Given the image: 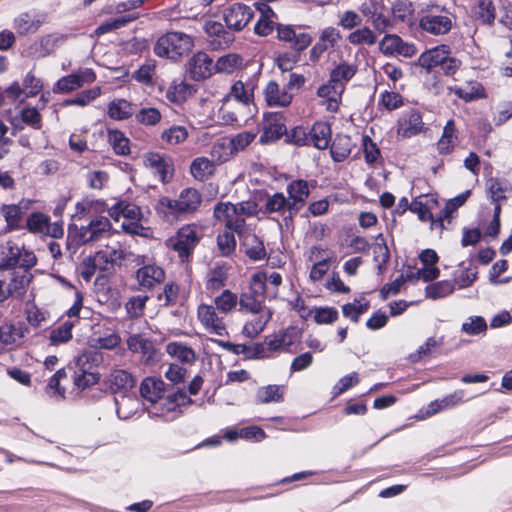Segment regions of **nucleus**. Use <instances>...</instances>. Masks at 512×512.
Returning <instances> with one entry per match:
<instances>
[{
    "instance_id": "nucleus-3",
    "label": "nucleus",
    "mask_w": 512,
    "mask_h": 512,
    "mask_svg": "<svg viewBox=\"0 0 512 512\" xmlns=\"http://www.w3.org/2000/svg\"><path fill=\"white\" fill-rule=\"evenodd\" d=\"M109 216L118 221L123 217L122 229L131 235L147 237L149 229L143 225L144 213L141 207L134 203L119 201L108 210Z\"/></svg>"
},
{
    "instance_id": "nucleus-4",
    "label": "nucleus",
    "mask_w": 512,
    "mask_h": 512,
    "mask_svg": "<svg viewBox=\"0 0 512 512\" xmlns=\"http://www.w3.org/2000/svg\"><path fill=\"white\" fill-rule=\"evenodd\" d=\"M192 38L182 32H168L158 38L154 53L159 57L176 60L186 55L193 47Z\"/></svg>"
},
{
    "instance_id": "nucleus-31",
    "label": "nucleus",
    "mask_w": 512,
    "mask_h": 512,
    "mask_svg": "<svg viewBox=\"0 0 512 512\" xmlns=\"http://www.w3.org/2000/svg\"><path fill=\"white\" fill-rule=\"evenodd\" d=\"M448 49V45L442 44L426 50L419 56L417 64L427 71L440 66L445 57H447Z\"/></svg>"
},
{
    "instance_id": "nucleus-36",
    "label": "nucleus",
    "mask_w": 512,
    "mask_h": 512,
    "mask_svg": "<svg viewBox=\"0 0 512 512\" xmlns=\"http://www.w3.org/2000/svg\"><path fill=\"white\" fill-rule=\"evenodd\" d=\"M331 142V128L325 122H316L310 130V143L316 148L326 149Z\"/></svg>"
},
{
    "instance_id": "nucleus-53",
    "label": "nucleus",
    "mask_w": 512,
    "mask_h": 512,
    "mask_svg": "<svg viewBox=\"0 0 512 512\" xmlns=\"http://www.w3.org/2000/svg\"><path fill=\"white\" fill-rule=\"evenodd\" d=\"M261 16L255 24L254 32L260 36H267L273 31V21L270 17L274 16L273 10L266 4L259 8Z\"/></svg>"
},
{
    "instance_id": "nucleus-30",
    "label": "nucleus",
    "mask_w": 512,
    "mask_h": 512,
    "mask_svg": "<svg viewBox=\"0 0 512 512\" xmlns=\"http://www.w3.org/2000/svg\"><path fill=\"white\" fill-rule=\"evenodd\" d=\"M264 97L270 107H287L292 101V95L287 90L280 89L276 81H270L264 89Z\"/></svg>"
},
{
    "instance_id": "nucleus-7",
    "label": "nucleus",
    "mask_w": 512,
    "mask_h": 512,
    "mask_svg": "<svg viewBox=\"0 0 512 512\" xmlns=\"http://www.w3.org/2000/svg\"><path fill=\"white\" fill-rule=\"evenodd\" d=\"M202 203V195L195 188L183 189L176 199L164 197L160 205L166 207L171 214L183 216L196 212Z\"/></svg>"
},
{
    "instance_id": "nucleus-42",
    "label": "nucleus",
    "mask_w": 512,
    "mask_h": 512,
    "mask_svg": "<svg viewBox=\"0 0 512 512\" xmlns=\"http://www.w3.org/2000/svg\"><path fill=\"white\" fill-rule=\"evenodd\" d=\"M283 400V387L279 385H267L260 387L255 395L257 404L279 403Z\"/></svg>"
},
{
    "instance_id": "nucleus-59",
    "label": "nucleus",
    "mask_w": 512,
    "mask_h": 512,
    "mask_svg": "<svg viewBox=\"0 0 512 512\" xmlns=\"http://www.w3.org/2000/svg\"><path fill=\"white\" fill-rule=\"evenodd\" d=\"M0 213L4 217L5 222L9 230H14L19 227L22 211L21 208L16 204L2 205L0 207Z\"/></svg>"
},
{
    "instance_id": "nucleus-13",
    "label": "nucleus",
    "mask_w": 512,
    "mask_h": 512,
    "mask_svg": "<svg viewBox=\"0 0 512 512\" xmlns=\"http://www.w3.org/2000/svg\"><path fill=\"white\" fill-rule=\"evenodd\" d=\"M96 80V74L90 68H80L75 73L60 78L53 91L55 93H70L86 84H91Z\"/></svg>"
},
{
    "instance_id": "nucleus-58",
    "label": "nucleus",
    "mask_w": 512,
    "mask_h": 512,
    "mask_svg": "<svg viewBox=\"0 0 512 512\" xmlns=\"http://www.w3.org/2000/svg\"><path fill=\"white\" fill-rule=\"evenodd\" d=\"M265 211L268 213H289V201L283 193H274L267 197Z\"/></svg>"
},
{
    "instance_id": "nucleus-44",
    "label": "nucleus",
    "mask_w": 512,
    "mask_h": 512,
    "mask_svg": "<svg viewBox=\"0 0 512 512\" xmlns=\"http://www.w3.org/2000/svg\"><path fill=\"white\" fill-rule=\"evenodd\" d=\"M457 140L455 123L453 120L447 121L446 125L443 128V133L441 138L437 143V149L440 154H448L450 153L455 145Z\"/></svg>"
},
{
    "instance_id": "nucleus-21",
    "label": "nucleus",
    "mask_w": 512,
    "mask_h": 512,
    "mask_svg": "<svg viewBox=\"0 0 512 512\" xmlns=\"http://www.w3.org/2000/svg\"><path fill=\"white\" fill-rule=\"evenodd\" d=\"M140 394L145 408L152 407L165 395V383L159 378L147 377L140 385Z\"/></svg>"
},
{
    "instance_id": "nucleus-9",
    "label": "nucleus",
    "mask_w": 512,
    "mask_h": 512,
    "mask_svg": "<svg viewBox=\"0 0 512 512\" xmlns=\"http://www.w3.org/2000/svg\"><path fill=\"white\" fill-rule=\"evenodd\" d=\"M127 348L132 353L141 354L145 365H153L159 361V351L154 342L142 334H130L126 339Z\"/></svg>"
},
{
    "instance_id": "nucleus-18",
    "label": "nucleus",
    "mask_w": 512,
    "mask_h": 512,
    "mask_svg": "<svg viewBox=\"0 0 512 512\" xmlns=\"http://www.w3.org/2000/svg\"><path fill=\"white\" fill-rule=\"evenodd\" d=\"M204 30L208 35L209 46L213 50L226 49L234 41V35L226 31L220 22L207 21Z\"/></svg>"
},
{
    "instance_id": "nucleus-40",
    "label": "nucleus",
    "mask_w": 512,
    "mask_h": 512,
    "mask_svg": "<svg viewBox=\"0 0 512 512\" xmlns=\"http://www.w3.org/2000/svg\"><path fill=\"white\" fill-rule=\"evenodd\" d=\"M433 205H436V201L432 197L420 196L411 202L409 208L413 213L418 215L421 221L426 222L433 221L431 212Z\"/></svg>"
},
{
    "instance_id": "nucleus-27",
    "label": "nucleus",
    "mask_w": 512,
    "mask_h": 512,
    "mask_svg": "<svg viewBox=\"0 0 512 512\" xmlns=\"http://www.w3.org/2000/svg\"><path fill=\"white\" fill-rule=\"evenodd\" d=\"M125 254L121 248L107 247L99 250L93 256V264L98 266L100 271H111L114 266L120 264Z\"/></svg>"
},
{
    "instance_id": "nucleus-47",
    "label": "nucleus",
    "mask_w": 512,
    "mask_h": 512,
    "mask_svg": "<svg viewBox=\"0 0 512 512\" xmlns=\"http://www.w3.org/2000/svg\"><path fill=\"white\" fill-rule=\"evenodd\" d=\"M246 255L254 261L266 257V250L263 242L256 235H247L243 240Z\"/></svg>"
},
{
    "instance_id": "nucleus-45",
    "label": "nucleus",
    "mask_w": 512,
    "mask_h": 512,
    "mask_svg": "<svg viewBox=\"0 0 512 512\" xmlns=\"http://www.w3.org/2000/svg\"><path fill=\"white\" fill-rule=\"evenodd\" d=\"M246 110L247 109H241V106L237 104L223 99V104L219 109V115L225 124H234L239 122L240 118L246 116Z\"/></svg>"
},
{
    "instance_id": "nucleus-26",
    "label": "nucleus",
    "mask_w": 512,
    "mask_h": 512,
    "mask_svg": "<svg viewBox=\"0 0 512 512\" xmlns=\"http://www.w3.org/2000/svg\"><path fill=\"white\" fill-rule=\"evenodd\" d=\"M136 279L143 289H152L164 281L165 272L158 265L146 264L137 270Z\"/></svg>"
},
{
    "instance_id": "nucleus-41",
    "label": "nucleus",
    "mask_w": 512,
    "mask_h": 512,
    "mask_svg": "<svg viewBox=\"0 0 512 512\" xmlns=\"http://www.w3.org/2000/svg\"><path fill=\"white\" fill-rule=\"evenodd\" d=\"M166 352L173 358L177 360L191 364L196 360L195 351L181 342H171L166 346Z\"/></svg>"
},
{
    "instance_id": "nucleus-19",
    "label": "nucleus",
    "mask_w": 512,
    "mask_h": 512,
    "mask_svg": "<svg viewBox=\"0 0 512 512\" xmlns=\"http://www.w3.org/2000/svg\"><path fill=\"white\" fill-rule=\"evenodd\" d=\"M214 69L212 58L205 52L195 53L188 61L187 72L190 78L195 81L210 77Z\"/></svg>"
},
{
    "instance_id": "nucleus-20",
    "label": "nucleus",
    "mask_w": 512,
    "mask_h": 512,
    "mask_svg": "<svg viewBox=\"0 0 512 512\" xmlns=\"http://www.w3.org/2000/svg\"><path fill=\"white\" fill-rule=\"evenodd\" d=\"M287 132L284 117L281 113H268L264 117L263 132L260 136L262 143H269L279 139Z\"/></svg>"
},
{
    "instance_id": "nucleus-15",
    "label": "nucleus",
    "mask_w": 512,
    "mask_h": 512,
    "mask_svg": "<svg viewBox=\"0 0 512 512\" xmlns=\"http://www.w3.org/2000/svg\"><path fill=\"white\" fill-rule=\"evenodd\" d=\"M143 162L162 183L172 179L174 168L170 157L150 152L144 155Z\"/></svg>"
},
{
    "instance_id": "nucleus-55",
    "label": "nucleus",
    "mask_w": 512,
    "mask_h": 512,
    "mask_svg": "<svg viewBox=\"0 0 512 512\" xmlns=\"http://www.w3.org/2000/svg\"><path fill=\"white\" fill-rule=\"evenodd\" d=\"M228 276L226 266H216L207 274L206 288L211 291L220 290L225 286Z\"/></svg>"
},
{
    "instance_id": "nucleus-57",
    "label": "nucleus",
    "mask_w": 512,
    "mask_h": 512,
    "mask_svg": "<svg viewBox=\"0 0 512 512\" xmlns=\"http://www.w3.org/2000/svg\"><path fill=\"white\" fill-rule=\"evenodd\" d=\"M190 94L189 85L183 81H173L166 91V98L176 104L184 102Z\"/></svg>"
},
{
    "instance_id": "nucleus-6",
    "label": "nucleus",
    "mask_w": 512,
    "mask_h": 512,
    "mask_svg": "<svg viewBox=\"0 0 512 512\" xmlns=\"http://www.w3.org/2000/svg\"><path fill=\"white\" fill-rule=\"evenodd\" d=\"M199 240L198 226L187 224L178 230L176 236L167 239L165 245L168 249L177 252L180 260L184 262L188 260Z\"/></svg>"
},
{
    "instance_id": "nucleus-28",
    "label": "nucleus",
    "mask_w": 512,
    "mask_h": 512,
    "mask_svg": "<svg viewBox=\"0 0 512 512\" xmlns=\"http://www.w3.org/2000/svg\"><path fill=\"white\" fill-rule=\"evenodd\" d=\"M297 336V328L290 326L286 329L278 331L269 337H266L265 340L268 344L270 352L273 354L275 352L287 350V348L295 342Z\"/></svg>"
},
{
    "instance_id": "nucleus-54",
    "label": "nucleus",
    "mask_w": 512,
    "mask_h": 512,
    "mask_svg": "<svg viewBox=\"0 0 512 512\" xmlns=\"http://www.w3.org/2000/svg\"><path fill=\"white\" fill-rule=\"evenodd\" d=\"M454 289L453 281L444 280L428 285L425 288V294L427 298L436 300L452 294Z\"/></svg>"
},
{
    "instance_id": "nucleus-51",
    "label": "nucleus",
    "mask_w": 512,
    "mask_h": 512,
    "mask_svg": "<svg viewBox=\"0 0 512 512\" xmlns=\"http://www.w3.org/2000/svg\"><path fill=\"white\" fill-rule=\"evenodd\" d=\"M134 113L133 106L125 99L112 101L108 107V115L115 120H124Z\"/></svg>"
},
{
    "instance_id": "nucleus-16",
    "label": "nucleus",
    "mask_w": 512,
    "mask_h": 512,
    "mask_svg": "<svg viewBox=\"0 0 512 512\" xmlns=\"http://www.w3.org/2000/svg\"><path fill=\"white\" fill-rule=\"evenodd\" d=\"M254 16L252 7L242 3H234L224 10V21L228 28L235 31L242 30Z\"/></svg>"
},
{
    "instance_id": "nucleus-63",
    "label": "nucleus",
    "mask_w": 512,
    "mask_h": 512,
    "mask_svg": "<svg viewBox=\"0 0 512 512\" xmlns=\"http://www.w3.org/2000/svg\"><path fill=\"white\" fill-rule=\"evenodd\" d=\"M234 233V231L225 229L222 233L218 235L217 246L222 256H229L234 252L236 248V240Z\"/></svg>"
},
{
    "instance_id": "nucleus-38",
    "label": "nucleus",
    "mask_w": 512,
    "mask_h": 512,
    "mask_svg": "<svg viewBox=\"0 0 512 512\" xmlns=\"http://www.w3.org/2000/svg\"><path fill=\"white\" fill-rule=\"evenodd\" d=\"M22 337L20 328L11 324L0 325V353L12 349Z\"/></svg>"
},
{
    "instance_id": "nucleus-10",
    "label": "nucleus",
    "mask_w": 512,
    "mask_h": 512,
    "mask_svg": "<svg viewBox=\"0 0 512 512\" xmlns=\"http://www.w3.org/2000/svg\"><path fill=\"white\" fill-rule=\"evenodd\" d=\"M288 201H289V215L284 216L286 225L293 221L294 216L305 205L309 197V187L305 180H294L287 185Z\"/></svg>"
},
{
    "instance_id": "nucleus-60",
    "label": "nucleus",
    "mask_w": 512,
    "mask_h": 512,
    "mask_svg": "<svg viewBox=\"0 0 512 512\" xmlns=\"http://www.w3.org/2000/svg\"><path fill=\"white\" fill-rule=\"evenodd\" d=\"M374 261L378 263V269L381 272L390 259L389 249L382 234L376 237V243L373 246Z\"/></svg>"
},
{
    "instance_id": "nucleus-46",
    "label": "nucleus",
    "mask_w": 512,
    "mask_h": 512,
    "mask_svg": "<svg viewBox=\"0 0 512 512\" xmlns=\"http://www.w3.org/2000/svg\"><path fill=\"white\" fill-rule=\"evenodd\" d=\"M116 412L120 419H128L134 415L138 409V400L125 393L119 398L115 397Z\"/></svg>"
},
{
    "instance_id": "nucleus-43",
    "label": "nucleus",
    "mask_w": 512,
    "mask_h": 512,
    "mask_svg": "<svg viewBox=\"0 0 512 512\" xmlns=\"http://www.w3.org/2000/svg\"><path fill=\"white\" fill-rule=\"evenodd\" d=\"M450 91L466 102L482 97V86L477 81H470L463 85L451 86Z\"/></svg>"
},
{
    "instance_id": "nucleus-49",
    "label": "nucleus",
    "mask_w": 512,
    "mask_h": 512,
    "mask_svg": "<svg viewBox=\"0 0 512 512\" xmlns=\"http://www.w3.org/2000/svg\"><path fill=\"white\" fill-rule=\"evenodd\" d=\"M74 327V323L72 321H65L53 328L49 334L50 344L53 346H58L61 344H65L72 339V329Z\"/></svg>"
},
{
    "instance_id": "nucleus-5",
    "label": "nucleus",
    "mask_w": 512,
    "mask_h": 512,
    "mask_svg": "<svg viewBox=\"0 0 512 512\" xmlns=\"http://www.w3.org/2000/svg\"><path fill=\"white\" fill-rule=\"evenodd\" d=\"M37 263L35 254L26 250L23 245L14 241H7L3 246L0 261V270L4 269H31Z\"/></svg>"
},
{
    "instance_id": "nucleus-39",
    "label": "nucleus",
    "mask_w": 512,
    "mask_h": 512,
    "mask_svg": "<svg viewBox=\"0 0 512 512\" xmlns=\"http://www.w3.org/2000/svg\"><path fill=\"white\" fill-rule=\"evenodd\" d=\"M30 269H14L11 273V279L8 283V293L11 295H21L24 288L30 283L32 274Z\"/></svg>"
},
{
    "instance_id": "nucleus-35",
    "label": "nucleus",
    "mask_w": 512,
    "mask_h": 512,
    "mask_svg": "<svg viewBox=\"0 0 512 512\" xmlns=\"http://www.w3.org/2000/svg\"><path fill=\"white\" fill-rule=\"evenodd\" d=\"M353 143L351 138L345 134L336 135L330 148L331 157L335 162L344 161L351 153Z\"/></svg>"
},
{
    "instance_id": "nucleus-29",
    "label": "nucleus",
    "mask_w": 512,
    "mask_h": 512,
    "mask_svg": "<svg viewBox=\"0 0 512 512\" xmlns=\"http://www.w3.org/2000/svg\"><path fill=\"white\" fill-rule=\"evenodd\" d=\"M224 99L232 103L235 102L241 109H248L253 102V85L245 84L242 81L235 82Z\"/></svg>"
},
{
    "instance_id": "nucleus-32",
    "label": "nucleus",
    "mask_w": 512,
    "mask_h": 512,
    "mask_svg": "<svg viewBox=\"0 0 512 512\" xmlns=\"http://www.w3.org/2000/svg\"><path fill=\"white\" fill-rule=\"evenodd\" d=\"M473 19L484 25L494 23L496 9L492 0H477L471 9Z\"/></svg>"
},
{
    "instance_id": "nucleus-17",
    "label": "nucleus",
    "mask_w": 512,
    "mask_h": 512,
    "mask_svg": "<svg viewBox=\"0 0 512 512\" xmlns=\"http://www.w3.org/2000/svg\"><path fill=\"white\" fill-rule=\"evenodd\" d=\"M108 218L100 216L92 219L88 225L80 227L77 233L78 242L86 244L103 238L111 230Z\"/></svg>"
},
{
    "instance_id": "nucleus-37",
    "label": "nucleus",
    "mask_w": 512,
    "mask_h": 512,
    "mask_svg": "<svg viewBox=\"0 0 512 512\" xmlns=\"http://www.w3.org/2000/svg\"><path fill=\"white\" fill-rule=\"evenodd\" d=\"M108 382L110 389L114 392L123 391L125 393L135 385L134 377L122 369L112 371Z\"/></svg>"
},
{
    "instance_id": "nucleus-50",
    "label": "nucleus",
    "mask_w": 512,
    "mask_h": 512,
    "mask_svg": "<svg viewBox=\"0 0 512 512\" xmlns=\"http://www.w3.org/2000/svg\"><path fill=\"white\" fill-rule=\"evenodd\" d=\"M238 304V296L226 289L214 299V307L221 314H228L233 311Z\"/></svg>"
},
{
    "instance_id": "nucleus-64",
    "label": "nucleus",
    "mask_w": 512,
    "mask_h": 512,
    "mask_svg": "<svg viewBox=\"0 0 512 512\" xmlns=\"http://www.w3.org/2000/svg\"><path fill=\"white\" fill-rule=\"evenodd\" d=\"M109 143L118 155H128L130 153L129 140L118 130L109 131Z\"/></svg>"
},
{
    "instance_id": "nucleus-23",
    "label": "nucleus",
    "mask_w": 512,
    "mask_h": 512,
    "mask_svg": "<svg viewBox=\"0 0 512 512\" xmlns=\"http://www.w3.org/2000/svg\"><path fill=\"white\" fill-rule=\"evenodd\" d=\"M46 21V15L40 12L21 13L14 19L13 27L19 35L35 33Z\"/></svg>"
},
{
    "instance_id": "nucleus-34",
    "label": "nucleus",
    "mask_w": 512,
    "mask_h": 512,
    "mask_svg": "<svg viewBox=\"0 0 512 512\" xmlns=\"http://www.w3.org/2000/svg\"><path fill=\"white\" fill-rule=\"evenodd\" d=\"M215 168L214 160L207 157H197L191 162L190 172L194 179L206 181L214 174Z\"/></svg>"
},
{
    "instance_id": "nucleus-11",
    "label": "nucleus",
    "mask_w": 512,
    "mask_h": 512,
    "mask_svg": "<svg viewBox=\"0 0 512 512\" xmlns=\"http://www.w3.org/2000/svg\"><path fill=\"white\" fill-rule=\"evenodd\" d=\"M213 215L216 220L225 223V229L234 231L239 236L245 230L246 221L240 218L236 207L231 202H219L215 205Z\"/></svg>"
},
{
    "instance_id": "nucleus-14",
    "label": "nucleus",
    "mask_w": 512,
    "mask_h": 512,
    "mask_svg": "<svg viewBox=\"0 0 512 512\" xmlns=\"http://www.w3.org/2000/svg\"><path fill=\"white\" fill-rule=\"evenodd\" d=\"M359 11L380 33L392 27L390 19L384 15V7L379 0H364L359 6Z\"/></svg>"
},
{
    "instance_id": "nucleus-2",
    "label": "nucleus",
    "mask_w": 512,
    "mask_h": 512,
    "mask_svg": "<svg viewBox=\"0 0 512 512\" xmlns=\"http://www.w3.org/2000/svg\"><path fill=\"white\" fill-rule=\"evenodd\" d=\"M103 362V355L96 350H86L75 359L74 385L86 389L100 379L97 367Z\"/></svg>"
},
{
    "instance_id": "nucleus-52",
    "label": "nucleus",
    "mask_w": 512,
    "mask_h": 512,
    "mask_svg": "<svg viewBox=\"0 0 512 512\" xmlns=\"http://www.w3.org/2000/svg\"><path fill=\"white\" fill-rule=\"evenodd\" d=\"M347 40L352 45L372 46L376 43V34L367 26L358 28L347 36Z\"/></svg>"
},
{
    "instance_id": "nucleus-24",
    "label": "nucleus",
    "mask_w": 512,
    "mask_h": 512,
    "mask_svg": "<svg viewBox=\"0 0 512 512\" xmlns=\"http://www.w3.org/2000/svg\"><path fill=\"white\" fill-rule=\"evenodd\" d=\"M343 91V83H334L330 79L327 84L318 88L317 95L323 99L322 105H324L329 112L334 113L338 111Z\"/></svg>"
},
{
    "instance_id": "nucleus-61",
    "label": "nucleus",
    "mask_w": 512,
    "mask_h": 512,
    "mask_svg": "<svg viewBox=\"0 0 512 512\" xmlns=\"http://www.w3.org/2000/svg\"><path fill=\"white\" fill-rule=\"evenodd\" d=\"M138 17V15H128V16H120L117 18L108 19L107 21L103 22L100 26L97 27L95 30V33L97 35H103L105 33H108L113 30L120 29L130 23L131 21L135 20Z\"/></svg>"
},
{
    "instance_id": "nucleus-22",
    "label": "nucleus",
    "mask_w": 512,
    "mask_h": 512,
    "mask_svg": "<svg viewBox=\"0 0 512 512\" xmlns=\"http://www.w3.org/2000/svg\"><path fill=\"white\" fill-rule=\"evenodd\" d=\"M341 39V34L335 27H326L320 32L319 40L310 50V60L317 62L322 54L333 48Z\"/></svg>"
},
{
    "instance_id": "nucleus-1",
    "label": "nucleus",
    "mask_w": 512,
    "mask_h": 512,
    "mask_svg": "<svg viewBox=\"0 0 512 512\" xmlns=\"http://www.w3.org/2000/svg\"><path fill=\"white\" fill-rule=\"evenodd\" d=\"M414 11L420 29L433 36L448 34L456 22L454 12L437 0H419Z\"/></svg>"
},
{
    "instance_id": "nucleus-48",
    "label": "nucleus",
    "mask_w": 512,
    "mask_h": 512,
    "mask_svg": "<svg viewBox=\"0 0 512 512\" xmlns=\"http://www.w3.org/2000/svg\"><path fill=\"white\" fill-rule=\"evenodd\" d=\"M238 303L241 311H246L251 314L255 312L271 311L270 308L264 305V299L247 292L240 295Z\"/></svg>"
},
{
    "instance_id": "nucleus-62",
    "label": "nucleus",
    "mask_w": 512,
    "mask_h": 512,
    "mask_svg": "<svg viewBox=\"0 0 512 512\" xmlns=\"http://www.w3.org/2000/svg\"><path fill=\"white\" fill-rule=\"evenodd\" d=\"M188 137V131L184 126H172L165 129L161 134V139L168 145H178L184 142Z\"/></svg>"
},
{
    "instance_id": "nucleus-33",
    "label": "nucleus",
    "mask_w": 512,
    "mask_h": 512,
    "mask_svg": "<svg viewBox=\"0 0 512 512\" xmlns=\"http://www.w3.org/2000/svg\"><path fill=\"white\" fill-rule=\"evenodd\" d=\"M272 311L255 312L251 314V318L247 320L243 327V334L249 338L259 335L271 320Z\"/></svg>"
},
{
    "instance_id": "nucleus-56",
    "label": "nucleus",
    "mask_w": 512,
    "mask_h": 512,
    "mask_svg": "<svg viewBox=\"0 0 512 512\" xmlns=\"http://www.w3.org/2000/svg\"><path fill=\"white\" fill-rule=\"evenodd\" d=\"M101 95V88L96 86L78 93L74 98L64 101L65 106H87Z\"/></svg>"
},
{
    "instance_id": "nucleus-8",
    "label": "nucleus",
    "mask_w": 512,
    "mask_h": 512,
    "mask_svg": "<svg viewBox=\"0 0 512 512\" xmlns=\"http://www.w3.org/2000/svg\"><path fill=\"white\" fill-rule=\"evenodd\" d=\"M197 318L208 333L216 336L227 334L224 317L221 316L214 305L200 304L197 308Z\"/></svg>"
},
{
    "instance_id": "nucleus-12",
    "label": "nucleus",
    "mask_w": 512,
    "mask_h": 512,
    "mask_svg": "<svg viewBox=\"0 0 512 512\" xmlns=\"http://www.w3.org/2000/svg\"><path fill=\"white\" fill-rule=\"evenodd\" d=\"M191 402V399L183 391L175 392L171 395L163 396L161 400L152 407H148V413L153 417H163L170 419L169 414L175 413L177 409ZM173 415L171 417L174 418Z\"/></svg>"
},
{
    "instance_id": "nucleus-25",
    "label": "nucleus",
    "mask_w": 512,
    "mask_h": 512,
    "mask_svg": "<svg viewBox=\"0 0 512 512\" xmlns=\"http://www.w3.org/2000/svg\"><path fill=\"white\" fill-rule=\"evenodd\" d=\"M424 129V122L420 112L410 110L403 114L398 122L397 134L403 138L417 135Z\"/></svg>"
}]
</instances>
